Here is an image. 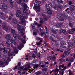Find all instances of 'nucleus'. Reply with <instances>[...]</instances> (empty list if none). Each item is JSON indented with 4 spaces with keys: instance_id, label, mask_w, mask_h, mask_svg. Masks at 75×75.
<instances>
[{
    "instance_id": "obj_1",
    "label": "nucleus",
    "mask_w": 75,
    "mask_h": 75,
    "mask_svg": "<svg viewBox=\"0 0 75 75\" xmlns=\"http://www.w3.org/2000/svg\"><path fill=\"white\" fill-rule=\"evenodd\" d=\"M17 28L19 30V33H21V35L23 37V38H20L19 37H18V38L19 40H21V41L23 43V44H25L26 43V41H25V39H26V36L25 33H24L23 31H25V29L23 28V26L21 27L19 25H17Z\"/></svg>"
},
{
    "instance_id": "obj_2",
    "label": "nucleus",
    "mask_w": 75,
    "mask_h": 75,
    "mask_svg": "<svg viewBox=\"0 0 75 75\" xmlns=\"http://www.w3.org/2000/svg\"><path fill=\"white\" fill-rule=\"evenodd\" d=\"M6 39H9L7 41L6 44L8 45H10L11 44V47L12 48H13V50H14V53L15 54H17L18 53V51L16 49V47H14V45H15L16 44V42H13V40L12 39L10 38V35L8 34L6 35L5 37Z\"/></svg>"
},
{
    "instance_id": "obj_3",
    "label": "nucleus",
    "mask_w": 75,
    "mask_h": 75,
    "mask_svg": "<svg viewBox=\"0 0 75 75\" xmlns=\"http://www.w3.org/2000/svg\"><path fill=\"white\" fill-rule=\"evenodd\" d=\"M16 15L17 17L20 18V19L21 20V23H22L23 25H24V26H25L26 24L25 23H24V22H25V18H26V19H27V18H24L23 16H21V13L20 12V11L18 10L17 11Z\"/></svg>"
},
{
    "instance_id": "obj_4",
    "label": "nucleus",
    "mask_w": 75,
    "mask_h": 75,
    "mask_svg": "<svg viewBox=\"0 0 75 75\" xmlns=\"http://www.w3.org/2000/svg\"><path fill=\"white\" fill-rule=\"evenodd\" d=\"M5 4H0V8L3 9V10L5 11V10H7V9L8 8V6H5Z\"/></svg>"
},
{
    "instance_id": "obj_5",
    "label": "nucleus",
    "mask_w": 75,
    "mask_h": 75,
    "mask_svg": "<svg viewBox=\"0 0 75 75\" xmlns=\"http://www.w3.org/2000/svg\"><path fill=\"white\" fill-rule=\"evenodd\" d=\"M72 50L71 49H69L68 50H67L66 51H64V54L62 56V58H64L65 57V55H68L69 54H70V52H71Z\"/></svg>"
},
{
    "instance_id": "obj_6",
    "label": "nucleus",
    "mask_w": 75,
    "mask_h": 75,
    "mask_svg": "<svg viewBox=\"0 0 75 75\" xmlns=\"http://www.w3.org/2000/svg\"><path fill=\"white\" fill-rule=\"evenodd\" d=\"M21 6H22L24 8H25L23 9V12L24 13H26L28 11V10L26 9V8H27V6L26 4H25L24 2H23V3H22Z\"/></svg>"
},
{
    "instance_id": "obj_7",
    "label": "nucleus",
    "mask_w": 75,
    "mask_h": 75,
    "mask_svg": "<svg viewBox=\"0 0 75 75\" xmlns=\"http://www.w3.org/2000/svg\"><path fill=\"white\" fill-rule=\"evenodd\" d=\"M4 62L6 64V65L8 64V61H10V58L9 57H5L4 58Z\"/></svg>"
},
{
    "instance_id": "obj_8",
    "label": "nucleus",
    "mask_w": 75,
    "mask_h": 75,
    "mask_svg": "<svg viewBox=\"0 0 75 75\" xmlns=\"http://www.w3.org/2000/svg\"><path fill=\"white\" fill-rule=\"evenodd\" d=\"M52 7V4H49L46 5L45 8L46 10H48L50 8H51Z\"/></svg>"
},
{
    "instance_id": "obj_9",
    "label": "nucleus",
    "mask_w": 75,
    "mask_h": 75,
    "mask_svg": "<svg viewBox=\"0 0 75 75\" xmlns=\"http://www.w3.org/2000/svg\"><path fill=\"white\" fill-rule=\"evenodd\" d=\"M11 51V50L9 48H7L6 51V52H7V53H8V56H12V55H13V54H14L13 53H10V52Z\"/></svg>"
},
{
    "instance_id": "obj_10",
    "label": "nucleus",
    "mask_w": 75,
    "mask_h": 75,
    "mask_svg": "<svg viewBox=\"0 0 75 75\" xmlns=\"http://www.w3.org/2000/svg\"><path fill=\"white\" fill-rule=\"evenodd\" d=\"M47 20H48V18L45 17H43L42 18H40V23H44V22H45Z\"/></svg>"
},
{
    "instance_id": "obj_11",
    "label": "nucleus",
    "mask_w": 75,
    "mask_h": 75,
    "mask_svg": "<svg viewBox=\"0 0 75 75\" xmlns=\"http://www.w3.org/2000/svg\"><path fill=\"white\" fill-rule=\"evenodd\" d=\"M36 64V61H33L32 63V65H34V66L33 67V68H34L35 69V68H38V65H35Z\"/></svg>"
},
{
    "instance_id": "obj_12",
    "label": "nucleus",
    "mask_w": 75,
    "mask_h": 75,
    "mask_svg": "<svg viewBox=\"0 0 75 75\" xmlns=\"http://www.w3.org/2000/svg\"><path fill=\"white\" fill-rule=\"evenodd\" d=\"M3 24H4V25H2V26L3 28L6 31H10V28L7 27H6L4 23Z\"/></svg>"
},
{
    "instance_id": "obj_13",
    "label": "nucleus",
    "mask_w": 75,
    "mask_h": 75,
    "mask_svg": "<svg viewBox=\"0 0 75 75\" xmlns=\"http://www.w3.org/2000/svg\"><path fill=\"white\" fill-rule=\"evenodd\" d=\"M12 39L13 41H16L17 39V35L16 34H13V37Z\"/></svg>"
},
{
    "instance_id": "obj_14",
    "label": "nucleus",
    "mask_w": 75,
    "mask_h": 75,
    "mask_svg": "<svg viewBox=\"0 0 75 75\" xmlns=\"http://www.w3.org/2000/svg\"><path fill=\"white\" fill-rule=\"evenodd\" d=\"M25 68H24V71H27L28 68H30V64H28L25 66Z\"/></svg>"
},
{
    "instance_id": "obj_15",
    "label": "nucleus",
    "mask_w": 75,
    "mask_h": 75,
    "mask_svg": "<svg viewBox=\"0 0 75 75\" xmlns=\"http://www.w3.org/2000/svg\"><path fill=\"white\" fill-rule=\"evenodd\" d=\"M67 67L65 66L64 67V68H63V69H62L61 70V71H60L59 72V73L60 74V75H64V70L66 69V67Z\"/></svg>"
},
{
    "instance_id": "obj_16",
    "label": "nucleus",
    "mask_w": 75,
    "mask_h": 75,
    "mask_svg": "<svg viewBox=\"0 0 75 75\" xmlns=\"http://www.w3.org/2000/svg\"><path fill=\"white\" fill-rule=\"evenodd\" d=\"M70 10L71 11H74L75 10V6L74 5H71L70 6Z\"/></svg>"
},
{
    "instance_id": "obj_17",
    "label": "nucleus",
    "mask_w": 75,
    "mask_h": 75,
    "mask_svg": "<svg viewBox=\"0 0 75 75\" xmlns=\"http://www.w3.org/2000/svg\"><path fill=\"white\" fill-rule=\"evenodd\" d=\"M0 17L2 19H4L5 18V16H4V15L2 12H0Z\"/></svg>"
},
{
    "instance_id": "obj_18",
    "label": "nucleus",
    "mask_w": 75,
    "mask_h": 75,
    "mask_svg": "<svg viewBox=\"0 0 75 75\" xmlns=\"http://www.w3.org/2000/svg\"><path fill=\"white\" fill-rule=\"evenodd\" d=\"M23 68H24V67L23 66H21L20 68H19L18 72L19 74H21V70H23Z\"/></svg>"
},
{
    "instance_id": "obj_19",
    "label": "nucleus",
    "mask_w": 75,
    "mask_h": 75,
    "mask_svg": "<svg viewBox=\"0 0 75 75\" xmlns=\"http://www.w3.org/2000/svg\"><path fill=\"white\" fill-rule=\"evenodd\" d=\"M12 23L14 24H17V20L16 18H13L12 21Z\"/></svg>"
},
{
    "instance_id": "obj_20",
    "label": "nucleus",
    "mask_w": 75,
    "mask_h": 75,
    "mask_svg": "<svg viewBox=\"0 0 75 75\" xmlns=\"http://www.w3.org/2000/svg\"><path fill=\"white\" fill-rule=\"evenodd\" d=\"M35 8L36 10H37L38 12L40 11V6H38L35 7Z\"/></svg>"
},
{
    "instance_id": "obj_21",
    "label": "nucleus",
    "mask_w": 75,
    "mask_h": 75,
    "mask_svg": "<svg viewBox=\"0 0 75 75\" xmlns=\"http://www.w3.org/2000/svg\"><path fill=\"white\" fill-rule=\"evenodd\" d=\"M64 25V23H60V24L59 23H58L57 25H56L57 27H61V26H63Z\"/></svg>"
},
{
    "instance_id": "obj_22",
    "label": "nucleus",
    "mask_w": 75,
    "mask_h": 75,
    "mask_svg": "<svg viewBox=\"0 0 75 75\" xmlns=\"http://www.w3.org/2000/svg\"><path fill=\"white\" fill-rule=\"evenodd\" d=\"M61 47H62V48H66V46H65V45L64 44V42H62L61 43Z\"/></svg>"
},
{
    "instance_id": "obj_23",
    "label": "nucleus",
    "mask_w": 75,
    "mask_h": 75,
    "mask_svg": "<svg viewBox=\"0 0 75 75\" xmlns=\"http://www.w3.org/2000/svg\"><path fill=\"white\" fill-rule=\"evenodd\" d=\"M57 18L58 19H59V20L61 21H64V19L63 18L59 16L58 15L57 16Z\"/></svg>"
},
{
    "instance_id": "obj_24",
    "label": "nucleus",
    "mask_w": 75,
    "mask_h": 75,
    "mask_svg": "<svg viewBox=\"0 0 75 75\" xmlns=\"http://www.w3.org/2000/svg\"><path fill=\"white\" fill-rule=\"evenodd\" d=\"M23 44H20V46H18V48L19 49V50H21L23 48Z\"/></svg>"
},
{
    "instance_id": "obj_25",
    "label": "nucleus",
    "mask_w": 75,
    "mask_h": 75,
    "mask_svg": "<svg viewBox=\"0 0 75 75\" xmlns=\"http://www.w3.org/2000/svg\"><path fill=\"white\" fill-rule=\"evenodd\" d=\"M68 45L69 47H72L73 46V44L71 42H69L68 43Z\"/></svg>"
},
{
    "instance_id": "obj_26",
    "label": "nucleus",
    "mask_w": 75,
    "mask_h": 75,
    "mask_svg": "<svg viewBox=\"0 0 75 75\" xmlns=\"http://www.w3.org/2000/svg\"><path fill=\"white\" fill-rule=\"evenodd\" d=\"M73 1L74 0H67V1L69 2V5L72 4V1Z\"/></svg>"
},
{
    "instance_id": "obj_27",
    "label": "nucleus",
    "mask_w": 75,
    "mask_h": 75,
    "mask_svg": "<svg viewBox=\"0 0 75 75\" xmlns=\"http://www.w3.org/2000/svg\"><path fill=\"white\" fill-rule=\"evenodd\" d=\"M41 3V2L40 1H39L38 2L36 0L35 1V5H37L38 4H40Z\"/></svg>"
},
{
    "instance_id": "obj_28",
    "label": "nucleus",
    "mask_w": 75,
    "mask_h": 75,
    "mask_svg": "<svg viewBox=\"0 0 75 75\" xmlns=\"http://www.w3.org/2000/svg\"><path fill=\"white\" fill-rule=\"evenodd\" d=\"M59 70L58 69L56 68L55 70L54 71V73H55V72H57L55 73V75H57L58 74V72H59Z\"/></svg>"
},
{
    "instance_id": "obj_29",
    "label": "nucleus",
    "mask_w": 75,
    "mask_h": 75,
    "mask_svg": "<svg viewBox=\"0 0 75 75\" xmlns=\"http://www.w3.org/2000/svg\"><path fill=\"white\" fill-rule=\"evenodd\" d=\"M48 13L49 14H52V10L51 9L48 10Z\"/></svg>"
},
{
    "instance_id": "obj_30",
    "label": "nucleus",
    "mask_w": 75,
    "mask_h": 75,
    "mask_svg": "<svg viewBox=\"0 0 75 75\" xmlns=\"http://www.w3.org/2000/svg\"><path fill=\"white\" fill-rule=\"evenodd\" d=\"M41 73V71H38V72L35 71L34 72V74H36V75H40Z\"/></svg>"
},
{
    "instance_id": "obj_31",
    "label": "nucleus",
    "mask_w": 75,
    "mask_h": 75,
    "mask_svg": "<svg viewBox=\"0 0 75 75\" xmlns=\"http://www.w3.org/2000/svg\"><path fill=\"white\" fill-rule=\"evenodd\" d=\"M55 51H60V52H63V51L61 50L60 49H59L58 48H55Z\"/></svg>"
},
{
    "instance_id": "obj_32",
    "label": "nucleus",
    "mask_w": 75,
    "mask_h": 75,
    "mask_svg": "<svg viewBox=\"0 0 75 75\" xmlns=\"http://www.w3.org/2000/svg\"><path fill=\"white\" fill-rule=\"evenodd\" d=\"M34 24L35 25H38V26L39 27H40L41 25H38V24L37 23V22L36 21H35L34 22Z\"/></svg>"
},
{
    "instance_id": "obj_33",
    "label": "nucleus",
    "mask_w": 75,
    "mask_h": 75,
    "mask_svg": "<svg viewBox=\"0 0 75 75\" xmlns=\"http://www.w3.org/2000/svg\"><path fill=\"white\" fill-rule=\"evenodd\" d=\"M56 58V57H55V56L54 55H53V56L52 57V60H53V61L55 60Z\"/></svg>"
},
{
    "instance_id": "obj_34",
    "label": "nucleus",
    "mask_w": 75,
    "mask_h": 75,
    "mask_svg": "<svg viewBox=\"0 0 75 75\" xmlns=\"http://www.w3.org/2000/svg\"><path fill=\"white\" fill-rule=\"evenodd\" d=\"M36 40H42V39L38 37L36 38Z\"/></svg>"
},
{
    "instance_id": "obj_35",
    "label": "nucleus",
    "mask_w": 75,
    "mask_h": 75,
    "mask_svg": "<svg viewBox=\"0 0 75 75\" xmlns=\"http://www.w3.org/2000/svg\"><path fill=\"white\" fill-rule=\"evenodd\" d=\"M69 34H73V33H74L73 30L72 29L70 30L69 31Z\"/></svg>"
},
{
    "instance_id": "obj_36",
    "label": "nucleus",
    "mask_w": 75,
    "mask_h": 75,
    "mask_svg": "<svg viewBox=\"0 0 75 75\" xmlns=\"http://www.w3.org/2000/svg\"><path fill=\"white\" fill-rule=\"evenodd\" d=\"M15 30L13 29V28H12L11 29V32L13 34H14V33H15Z\"/></svg>"
},
{
    "instance_id": "obj_37",
    "label": "nucleus",
    "mask_w": 75,
    "mask_h": 75,
    "mask_svg": "<svg viewBox=\"0 0 75 75\" xmlns=\"http://www.w3.org/2000/svg\"><path fill=\"white\" fill-rule=\"evenodd\" d=\"M59 68L60 69H61V68H64V65L63 64V65H60L59 66Z\"/></svg>"
},
{
    "instance_id": "obj_38",
    "label": "nucleus",
    "mask_w": 75,
    "mask_h": 75,
    "mask_svg": "<svg viewBox=\"0 0 75 75\" xmlns=\"http://www.w3.org/2000/svg\"><path fill=\"white\" fill-rule=\"evenodd\" d=\"M12 17H13V14H11L9 17V20H11L12 18Z\"/></svg>"
},
{
    "instance_id": "obj_39",
    "label": "nucleus",
    "mask_w": 75,
    "mask_h": 75,
    "mask_svg": "<svg viewBox=\"0 0 75 75\" xmlns=\"http://www.w3.org/2000/svg\"><path fill=\"white\" fill-rule=\"evenodd\" d=\"M52 57L51 56H49V57L47 58V59L49 60V61H50V60H51Z\"/></svg>"
},
{
    "instance_id": "obj_40",
    "label": "nucleus",
    "mask_w": 75,
    "mask_h": 75,
    "mask_svg": "<svg viewBox=\"0 0 75 75\" xmlns=\"http://www.w3.org/2000/svg\"><path fill=\"white\" fill-rule=\"evenodd\" d=\"M42 41V40H41L39 42H38L37 43L38 45H40V44H41V42Z\"/></svg>"
},
{
    "instance_id": "obj_41",
    "label": "nucleus",
    "mask_w": 75,
    "mask_h": 75,
    "mask_svg": "<svg viewBox=\"0 0 75 75\" xmlns=\"http://www.w3.org/2000/svg\"><path fill=\"white\" fill-rule=\"evenodd\" d=\"M45 13L43 12H42L41 13V16H45Z\"/></svg>"
},
{
    "instance_id": "obj_42",
    "label": "nucleus",
    "mask_w": 75,
    "mask_h": 75,
    "mask_svg": "<svg viewBox=\"0 0 75 75\" xmlns=\"http://www.w3.org/2000/svg\"><path fill=\"white\" fill-rule=\"evenodd\" d=\"M45 34V33H44V32H41V35L42 37V36H43V35H44Z\"/></svg>"
},
{
    "instance_id": "obj_43",
    "label": "nucleus",
    "mask_w": 75,
    "mask_h": 75,
    "mask_svg": "<svg viewBox=\"0 0 75 75\" xmlns=\"http://www.w3.org/2000/svg\"><path fill=\"white\" fill-rule=\"evenodd\" d=\"M69 26H70L71 27H72V26H73V24H72V23L71 22H70L69 23Z\"/></svg>"
},
{
    "instance_id": "obj_44",
    "label": "nucleus",
    "mask_w": 75,
    "mask_h": 75,
    "mask_svg": "<svg viewBox=\"0 0 75 75\" xmlns=\"http://www.w3.org/2000/svg\"><path fill=\"white\" fill-rule=\"evenodd\" d=\"M68 14H69L70 15H72V13L70 11H69L68 12Z\"/></svg>"
},
{
    "instance_id": "obj_45",
    "label": "nucleus",
    "mask_w": 75,
    "mask_h": 75,
    "mask_svg": "<svg viewBox=\"0 0 75 75\" xmlns=\"http://www.w3.org/2000/svg\"><path fill=\"white\" fill-rule=\"evenodd\" d=\"M33 34L34 35H37V33L36 32H34L33 33Z\"/></svg>"
},
{
    "instance_id": "obj_46",
    "label": "nucleus",
    "mask_w": 75,
    "mask_h": 75,
    "mask_svg": "<svg viewBox=\"0 0 75 75\" xmlns=\"http://www.w3.org/2000/svg\"><path fill=\"white\" fill-rule=\"evenodd\" d=\"M69 73L70 75H72V71H71V70H69Z\"/></svg>"
},
{
    "instance_id": "obj_47",
    "label": "nucleus",
    "mask_w": 75,
    "mask_h": 75,
    "mask_svg": "<svg viewBox=\"0 0 75 75\" xmlns=\"http://www.w3.org/2000/svg\"><path fill=\"white\" fill-rule=\"evenodd\" d=\"M31 28L32 29H34V28H35V26L34 25H32Z\"/></svg>"
},
{
    "instance_id": "obj_48",
    "label": "nucleus",
    "mask_w": 75,
    "mask_h": 75,
    "mask_svg": "<svg viewBox=\"0 0 75 75\" xmlns=\"http://www.w3.org/2000/svg\"><path fill=\"white\" fill-rule=\"evenodd\" d=\"M34 70V69H29V70H28V72H30V73H31V72H32L33 71V70Z\"/></svg>"
},
{
    "instance_id": "obj_49",
    "label": "nucleus",
    "mask_w": 75,
    "mask_h": 75,
    "mask_svg": "<svg viewBox=\"0 0 75 75\" xmlns=\"http://www.w3.org/2000/svg\"><path fill=\"white\" fill-rule=\"evenodd\" d=\"M0 65H3V62L1 61H0Z\"/></svg>"
},
{
    "instance_id": "obj_50",
    "label": "nucleus",
    "mask_w": 75,
    "mask_h": 75,
    "mask_svg": "<svg viewBox=\"0 0 75 75\" xmlns=\"http://www.w3.org/2000/svg\"><path fill=\"white\" fill-rule=\"evenodd\" d=\"M32 57L33 58H35V55H34V54H33L32 55Z\"/></svg>"
},
{
    "instance_id": "obj_51",
    "label": "nucleus",
    "mask_w": 75,
    "mask_h": 75,
    "mask_svg": "<svg viewBox=\"0 0 75 75\" xmlns=\"http://www.w3.org/2000/svg\"><path fill=\"white\" fill-rule=\"evenodd\" d=\"M59 47V44H57L56 45V48H58V47Z\"/></svg>"
},
{
    "instance_id": "obj_52",
    "label": "nucleus",
    "mask_w": 75,
    "mask_h": 75,
    "mask_svg": "<svg viewBox=\"0 0 75 75\" xmlns=\"http://www.w3.org/2000/svg\"><path fill=\"white\" fill-rule=\"evenodd\" d=\"M47 71V70L45 68L42 69V71H43V72L44 71Z\"/></svg>"
},
{
    "instance_id": "obj_53",
    "label": "nucleus",
    "mask_w": 75,
    "mask_h": 75,
    "mask_svg": "<svg viewBox=\"0 0 75 75\" xmlns=\"http://www.w3.org/2000/svg\"><path fill=\"white\" fill-rule=\"evenodd\" d=\"M45 65H41V67H42V68H44V67H45Z\"/></svg>"
},
{
    "instance_id": "obj_54",
    "label": "nucleus",
    "mask_w": 75,
    "mask_h": 75,
    "mask_svg": "<svg viewBox=\"0 0 75 75\" xmlns=\"http://www.w3.org/2000/svg\"><path fill=\"white\" fill-rule=\"evenodd\" d=\"M10 7L11 8H13V7H14V6L13 5L11 4L10 5Z\"/></svg>"
},
{
    "instance_id": "obj_55",
    "label": "nucleus",
    "mask_w": 75,
    "mask_h": 75,
    "mask_svg": "<svg viewBox=\"0 0 75 75\" xmlns=\"http://www.w3.org/2000/svg\"><path fill=\"white\" fill-rule=\"evenodd\" d=\"M71 65V62H70L68 64V66L70 67Z\"/></svg>"
},
{
    "instance_id": "obj_56",
    "label": "nucleus",
    "mask_w": 75,
    "mask_h": 75,
    "mask_svg": "<svg viewBox=\"0 0 75 75\" xmlns=\"http://www.w3.org/2000/svg\"><path fill=\"white\" fill-rule=\"evenodd\" d=\"M59 33H62V29H61V30L59 31Z\"/></svg>"
},
{
    "instance_id": "obj_57",
    "label": "nucleus",
    "mask_w": 75,
    "mask_h": 75,
    "mask_svg": "<svg viewBox=\"0 0 75 75\" xmlns=\"http://www.w3.org/2000/svg\"><path fill=\"white\" fill-rule=\"evenodd\" d=\"M70 61L71 62H72V61H74V59L73 58H72L71 59Z\"/></svg>"
},
{
    "instance_id": "obj_58",
    "label": "nucleus",
    "mask_w": 75,
    "mask_h": 75,
    "mask_svg": "<svg viewBox=\"0 0 75 75\" xmlns=\"http://www.w3.org/2000/svg\"><path fill=\"white\" fill-rule=\"evenodd\" d=\"M50 40H51V41H54V40L53 39H52V38H50Z\"/></svg>"
},
{
    "instance_id": "obj_59",
    "label": "nucleus",
    "mask_w": 75,
    "mask_h": 75,
    "mask_svg": "<svg viewBox=\"0 0 75 75\" xmlns=\"http://www.w3.org/2000/svg\"><path fill=\"white\" fill-rule=\"evenodd\" d=\"M62 31L63 33H65V32H66V31L65 30L62 29Z\"/></svg>"
},
{
    "instance_id": "obj_60",
    "label": "nucleus",
    "mask_w": 75,
    "mask_h": 75,
    "mask_svg": "<svg viewBox=\"0 0 75 75\" xmlns=\"http://www.w3.org/2000/svg\"><path fill=\"white\" fill-rule=\"evenodd\" d=\"M73 42L75 43V38H74V39H73Z\"/></svg>"
},
{
    "instance_id": "obj_61",
    "label": "nucleus",
    "mask_w": 75,
    "mask_h": 75,
    "mask_svg": "<svg viewBox=\"0 0 75 75\" xmlns=\"http://www.w3.org/2000/svg\"><path fill=\"white\" fill-rule=\"evenodd\" d=\"M10 2L11 3H13L14 1L12 0H10Z\"/></svg>"
},
{
    "instance_id": "obj_62",
    "label": "nucleus",
    "mask_w": 75,
    "mask_h": 75,
    "mask_svg": "<svg viewBox=\"0 0 75 75\" xmlns=\"http://www.w3.org/2000/svg\"><path fill=\"white\" fill-rule=\"evenodd\" d=\"M48 67L47 66H46V67H45V68L46 70H47V68H48Z\"/></svg>"
},
{
    "instance_id": "obj_63",
    "label": "nucleus",
    "mask_w": 75,
    "mask_h": 75,
    "mask_svg": "<svg viewBox=\"0 0 75 75\" xmlns=\"http://www.w3.org/2000/svg\"><path fill=\"white\" fill-rule=\"evenodd\" d=\"M53 33H54V34H56L57 33V32L55 31H54L53 32Z\"/></svg>"
},
{
    "instance_id": "obj_64",
    "label": "nucleus",
    "mask_w": 75,
    "mask_h": 75,
    "mask_svg": "<svg viewBox=\"0 0 75 75\" xmlns=\"http://www.w3.org/2000/svg\"><path fill=\"white\" fill-rule=\"evenodd\" d=\"M21 3V0H19V4Z\"/></svg>"
}]
</instances>
